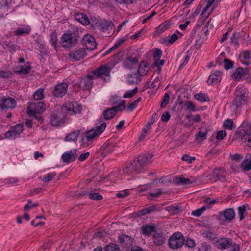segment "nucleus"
<instances>
[{
  "label": "nucleus",
  "instance_id": "79ce46f5",
  "mask_svg": "<svg viewBox=\"0 0 251 251\" xmlns=\"http://www.w3.org/2000/svg\"><path fill=\"white\" fill-rule=\"evenodd\" d=\"M44 90L42 88H39L34 93V99L37 101L40 100L44 99Z\"/></svg>",
  "mask_w": 251,
  "mask_h": 251
},
{
  "label": "nucleus",
  "instance_id": "cd10ccee",
  "mask_svg": "<svg viewBox=\"0 0 251 251\" xmlns=\"http://www.w3.org/2000/svg\"><path fill=\"white\" fill-rule=\"evenodd\" d=\"M119 240L120 242L126 247L130 246L132 243L131 237L126 234H122L120 236Z\"/></svg>",
  "mask_w": 251,
  "mask_h": 251
},
{
  "label": "nucleus",
  "instance_id": "473e14b6",
  "mask_svg": "<svg viewBox=\"0 0 251 251\" xmlns=\"http://www.w3.org/2000/svg\"><path fill=\"white\" fill-rule=\"evenodd\" d=\"M80 130H77L68 134L65 138L66 141H75L80 134Z\"/></svg>",
  "mask_w": 251,
  "mask_h": 251
},
{
  "label": "nucleus",
  "instance_id": "a211bd4d",
  "mask_svg": "<svg viewBox=\"0 0 251 251\" xmlns=\"http://www.w3.org/2000/svg\"><path fill=\"white\" fill-rule=\"evenodd\" d=\"M76 149H73L64 153L61 156L63 162L69 163L74 161L76 158Z\"/></svg>",
  "mask_w": 251,
  "mask_h": 251
},
{
  "label": "nucleus",
  "instance_id": "0eeeda50",
  "mask_svg": "<svg viewBox=\"0 0 251 251\" xmlns=\"http://www.w3.org/2000/svg\"><path fill=\"white\" fill-rule=\"evenodd\" d=\"M106 124L102 123L100 126H97L86 133L85 137L88 141H91L100 135L105 130Z\"/></svg>",
  "mask_w": 251,
  "mask_h": 251
},
{
  "label": "nucleus",
  "instance_id": "864d4df0",
  "mask_svg": "<svg viewBox=\"0 0 251 251\" xmlns=\"http://www.w3.org/2000/svg\"><path fill=\"white\" fill-rule=\"evenodd\" d=\"M106 251H120L119 246L116 244L112 243L106 246L105 247Z\"/></svg>",
  "mask_w": 251,
  "mask_h": 251
},
{
  "label": "nucleus",
  "instance_id": "c9c22d12",
  "mask_svg": "<svg viewBox=\"0 0 251 251\" xmlns=\"http://www.w3.org/2000/svg\"><path fill=\"white\" fill-rule=\"evenodd\" d=\"M174 182L177 185H188L192 183L189 178H184L182 176L175 178Z\"/></svg>",
  "mask_w": 251,
  "mask_h": 251
},
{
  "label": "nucleus",
  "instance_id": "c85d7f7f",
  "mask_svg": "<svg viewBox=\"0 0 251 251\" xmlns=\"http://www.w3.org/2000/svg\"><path fill=\"white\" fill-rule=\"evenodd\" d=\"M3 47L11 53H14L18 49V47L10 41H5L3 43Z\"/></svg>",
  "mask_w": 251,
  "mask_h": 251
},
{
  "label": "nucleus",
  "instance_id": "412c9836",
  "mask_svg": "<svg viewBox=\"0 0 251 251\" xmlns=\"http://www.w3.org/2000/svg\"><path fill=\"white\" fill-rule=\"evenodd\" d=\"M212 178L218 180H224L226 177V171L224 168L215 169L212 174Z\"/></svg>",
  "mask_w": 251,
  "mask_h": 251
},
{
  "label": "nucleus",
  "instance_id": "6e6d98bb",
  "mask_svg": "<svg viewBox=\"0 0 251 251\" xmlns=\"http://www.w3.org/2000/svg\"><path fill=\"white\" fill-rule=\"evenodd\" d=\"M156 210V206L155 205H152L146 208L142 209V215L150 214Z\"/></svg>",
  "mask_w": 251,
  "mask_h": 251
},
{
  "label": "nucleus",
  "instance_id": "a19ab883",
  "mask_svg": "<svg viewBox=\"0 0 251 251\" xmlns=\"http://www.w3.org/2000/svg\"><path fill=\"white\" fill-rule=\"evenodd\" d=\"M12 0H2L0 3L1 8L3 11H8L12 7Z\"/></svg>",
  "mask_w": 251,
  "mask_h": 251
},
{
  "label": "nucleus",
  "instance_id": "bb28decb",
  "mask_svg": "<svg viewBox=\"0 0 251 251\" xmlns=\"http://www.w3.org/2000/svg\"><path fill=\"white\" fill-rule=\"evenodd\" d=\"M75 19L83 24V25H86L89 24L90 20H89L87 16L81 13H76L75 15Z\"/></svg>",
  "mask_w": 251,
  "mask_h": 251
},
{
  "label": "nucleus",
  "instance_id": "7c9ffc66",
  "mask_svg": "<svg viewBox=\"0 0 251 251\" xmlns=\"http://www.w3.org/2000/svg\"><path fill=\"white\" fill-rule=\"evenodd\" d=\"M30 28L28 27H20L17 28L13 31V34L15 36H23L25 34H28L30 32Z\"/></svg>",
  "mask_w": 251,
  "mask_h": 251
},
{
  "label": "nucleus",
  "instance_id": "39448f33",
  "mask_svg": "<svg viewBox=\"0 0 251 251\" xmlns=\"http://www.w3.org/2000/svg\"><path fill=\"white\" fill-rule=\"evenodd\" d=\"M236 97L233 101V105L236 108L245 104L247 101V95L245 89L242 87H238L235 91Z\"/></svg>",
  "mask_w": 251,
  "mask_h": 251
},
{
  "label": "nucleus",
  "instance_id": "20e7f679",
  "mask_svg": "<svg viewBox=\"0 0 251 251\" xmlns=\"http://www.w3.org/2000/svg\"><path fill=\"white\" fill-rule=\"evenodd\" d=\"M185 241L183 234L179 232L173 233L169 238L168 245L172 249H178L182 247Z\"/></svg>",
  "mask_w": 251,
  "mask_h": 251
},
{
  "label": "nucleus",
  "instance_id": "aec40b11",
  "mask_svg": "<svg viewBox=\"0 0 251 251\" xmlns=\"http://www.w3.org/2000/svg\"><path fill=\"white\" fill-rule=\"evenodd\" d=\"M167 240L165 235L161 232H155L152 236L153 243L156 246H162L164 244Z\"/></svg>",
  "mask_w": 251,
  "mask_h": 251
},
{
  "label": "nucleus",
  "instance_id": "a18cd8bd",
  "mask_svg": "<svg viewBox=\"0 0 251 251\" xmlns=\"http://www.w3.org/2000/svg\"><path fill=\"white\" fill-rule=\"evenodd\" d=\"M112 25V23L107 20H102L99 23L100 27V29L103 30H107Z\"/></svg>",
  "mask_w": 251,
  "mask_h": 251
},
{
  "label": "nucleus",
  "instance_id": "ddd939ff",
  "mask_svg": "<svg viewBox=\"0 0 251 251\" xmlns=\"http://www.w3.org/2000/svg\"><path fill=\"white\" fill-rule=\"evenodd\" d=\"M87 55L85 49L79 48L71 51L69 54V58L73 61H78Z\"/></svg>",
  "mask_w": 251,
  "mask_h": 251
},
{
  "label": "nucleus",
  "instance_id": "9d476101",
  "mask_svg": "<svg viewBox=\"0 0 251 251\" xmlns=\"http://www.w3.org/2000/svg\"><path fill=\"white\" fill-rule=\"evenodd\" d=\"M235 216V213L233 209L227 208L222 211H220L217 215V219L220 221L230 222Z\"/></svg>",
  "mask_w": 251,
  "mask_h": 251
},
{
  "label": "nucleus",
  "instance_id": "1a4fd4ad",
  "mask_svg": "<svg viewBox=\"0 0 251 251\" xmlns=\"http://www.w3.org/2000/svg\"><path fill=\"white\" fill-rule=\"evenodd\" d=\"M125 108V100H123L120 104L104 110L103 115L105 119L109 120L113 118L117 112L123 110Z\"/></svg>",
  "mask_w": 251,
  "mask_h": 251
},
{
  "label": "nucleus",
  "instance_id": "603ef678",
  "mask_svg": "<svg viewBox=\"0 0 251 251\" xmlns=\"http://www.w3.org/2000/svg\"><path fill=\"white\" fill-rule=\"evenodd\" d=\"M138 90V87H136L133 90L126 91L123 95L124 98H131L137 92Z\"/></svg>",
  "mask_w": 251,
  "mask_h": 251
},
{
  "label": "nucleus",
  "instance_id": "423d86ee",
  "mask_svg": "<svg viewBox=\"0 0 251 251\" xmlns=\"http://www.w3.org/2000/svg\"><path fill=\"white\" fill-rule=\"evenodd\" d=\"M78 41L76 36H73L70 32L63 34L60 39V43L62 47L66 49H71L73 46L76 44Z\"/></svg>",
  "mask_w": 251,
  "mask_h": 251
},
{
  "label": "nucleus",
  "instance_id": "e433bc0d",
  "mask_svg": "<svg viewBox=\"0 0 251 251\" xmlns=\"http://www.w3.org/2000/svg\"><path fill=\"white\" fill-rule=\"evenodd\" d=\"M223 126L224 128L228 130H232L236 128V126L234 124L233 120L230 119H227L224 121Z\"/></svg>",
  "mask_w": 251,
  "mask_h": 251
},
{
  "label": "nucleus",
  "instance_id": "338daca9",
  "mask_svg": "<svg viewBox=\"0 0 251 251\" xmlns=\"http://www.w3.org/2000/svg\"><path fill=\"white\" fill-rule=\"evenodd\" d=\"M227 135V133L225 130H220L219 131L216 136V138L217 140H221L224 139V138Z\"/></svg>",
  "mask_w": 251,
  "mask_h": 251
},
{
  "label": "nucleus",
  "instance_id": "4c0bfd02",
  "mask_svg": "<svg viewBox=\"0 0 251 251\" xmlns=\"http://www.w3.org/2000/svg\"><path fill=\"white\" fill-rule=\"evenodd\" d=\"M202 235L208 240L213 241L217 238L218 234L215 232L210 230L205 231Z\"/></svg>",
  "mask_w": 251,
  "mask_h": 251
},
{
  "label": "nucleus",
  "instance_id": "72a5a7b5",
  "mask_svg": "<svg viewBox=\"0 0 251 251\" xmlns=\"http://www.w3.org/2000/svg\"><path fill=\"white\" fill-rule=\"evenodd\" d=\"M152 157L153 154L151 152L145 153L142 156V168L152 162Z\"/></svg>",
  "mask_w": 251,
  "mask_h": 251
},
{
  "label": "nucleus",
  "instance_id": "f03ea898",
  "mask_svg": "<svg viewBox=\"0 0 251 251\" xmlns=\"http://www.w3.org/2000/svg\"><path fill=\"white\" fill-rule=\"evenodd\" d=\"M141 171V159L140 156L136 157L133 162L126 165L123 169V173L126 176H133Z\"/></svg>",
  "mask_w": 251,
  "mask_h": 251
},
{
  "label": "nucleus",
  "instance_id": "0e129e2a",
  "mask_svg": "<svg viewBox=\"0 0 251 251\" xmlns=\"http://www.w3.org/2000/svg\"><path fill=\"white\" fill-rule=\"evenodd\" d=\"M218 201V199H215L213 200H211V199L209 197L205 198L203 202L209 205H213L215 203H216Z\"/></svg>",
  "mask_w": 251,
  "mask_h": 251
},
{
  "label": "nucleus",
  "instance_id": "5fc2aeb1",
  "mask_svg": "<svg viewBox=\"0 0 251 251\" xmlns=\"http://www.w3.org/2000/svg\"><path fill=\"white\" fill-rule=\"evenodd\" d=\"M169 95L168 93H165L162 98V101L160 104V106L162 108L165 107L169 102Z\"/></svg>",
  "mask_w": 251,
  "mask_h": 251
},
{
  "label": "nucleus",
  "instance_id": "f257e3e1",
  "mask_svg": "<svg viewBox=\"0 0 251 251\" xmlns=\"http://www.w3.org/2000/svg\"><path fill=\"white\" fill-rule=\"evenodd\" d=\"M81 107L78 106L77 109H75L74 105H63L50 112L49 115V124L53 127L60 126L65 122L66 113L70 111H73L75 113H79L81 111Z\"/></svg>",
  "mask_w": 251,
  "mask_h": 251
},
{
  "label": "nucleus",
  "instance_id": "3c124183",
  "mask_svg": "<svg viewBox=\"0 0 251 251\" xmlns=\"http://www.w3.org/2000/svg\"><path fill=\"white\" fill-rule=\"evenodd\" d=\"M241 167L244 171H248L251 169V160L249 161L248 159H245L242 163Z\"/></svg>",
  "mask_w": 251,
  "mask_h": 251
},
{
  "label": "nucleus",
  "instance_id": "6e6552de",
  "mask_svg": "<svg viewBox=\"0 0 251 251\" xmlns=\"http://www.w3.org/2000/svg\"><path fill=\"white\" fill-rule=\"evenodd\" d=\"M45 110V105L43 102H31L29 103L27 114L33 116L43 112Z\"/></svg>",
  "mask_w": 251,
  "mask_h": 251
},
{
  "label": "nucleus",
  "instance_id": "58836bf2",
  "mask_svg": "<svg viewBox=\"0 0 251 251\" xmlns=\"http://www.w3.org/2000/svg\"><path fill=\"white\" fill-rule=\"evenodd\" d=\"M166 211L173 214H176L181 211V207L177 205H172L166 207Z\"/></svg>",
  "mask_w": 251,
  "mask_h": 251
},
{
  "label": "nucleus",
  "instance_id": "4468645a",
  "mask_svg": "<svg viewBox=\"0 0 251 251\" xmlns=\"http://www.w3.org/2000/svg\"><path fill=\"white\" fill-rule=\"evenodd\" d=\"M95 79L92 74H88L86 77L81 78L79 82V86L84 90H90L93 86V80Z\"/></svg>",
  "mask_w": 251,
  "mask_h": 251
},
{
  "label": "nucleus",
  "instance_id": "a878e982",
  "mask_svg": "<svg viewBox=\"0 0 251 251\" xmlns=\"http://www.w3.org/2000/svg\"><path fill=\"white\" fill-rule=\"evenodd\" d=\"M114 151V146L110 145L109 142L104 143L100 148L101 154L105 156L108 153H111Z\"/></svg>",
  "mask_w": 251,
  "mask_h": 251
},
{
  "label": "nucleus",
  "instance_id": "37998d69",
  "mask_svg": "<svg viewBox=\"0 0 251 251\" xmlns=\"http://www.w3.org/2000/svg\"><path fill=\"white\" fill-rule=\"evenodd\" d=\"M244 69L242 68H238L235 72L232 74V77L235 80H239L244 74Z\"/></svg>",
  "mask_w": 251,
  "mask_h": 251
},
{
  "label": "nucleus",
  "instance_id": "49530a36",
  "mask_svg": "<svg viewBox=\"0 0 251 251\" xmlns=\"http://www.w3.org/2000/svg\"><path fill=\"white\" fill-rule=\"evenodd\" d=\"M124 100H122L121 98L117 95L112 96L109 99V102L111 105H114L120 104Z\"/></svg>",
  "mask_w": 251,
  "mask_h": 251
},
{
  "label": "nucleus",
  "instance_id": "680f3d73",
  "mask_svg": "<svg viewBox=\"0 0 251 251\" xmlns=\"http://www.w3.org/2000/svg\"><path fill=\"white\" fill-rule=\"evenodd\" d=\"M178 39V36L176 34L174 33L171 36H168L167 37V41L169 44H173Z\"/></svg>",
  "mask_w": 251,
  "mask_h": 251
},
{
  "label": "nucleus",
  "instance_id": "2eb2a0df",
  "mask_svg": "<svg viewBox=\"0 0 251 251\" xmlns=\"http://www.w3.org/2000/svg\"><path fill=\"white\" fill-rule=\"evenodd\" d=\"M23 131V126L21 124L10 127L9 130L5 134L6 138H15L18 137Z\"/></svg>",
  "mask_w": 251,
  "mask_h": 251
},
{
  "label": "nucleus",
  "instance_id": "4d7b16f0",
  "mask_svg": "<svg viewBox=\"0 0 251 251\" xmlns=\"http://www.w3.org/2000/svg\"><path fill=\"white\" fill-rule=\"evenodd\" d=\"M141 100V98L139 97L135 101L131 103L126 108V110L129 112L132 111L137 106V103Z\"/></svg>",
  "mask_w": 251,
  "mask_h": 251
},
{
  "label": "nucleus",
  "instance_id": "052dcab7",
  "mask_svg": "<svg viewBox=\"0 0 251 251\" xmlns=\"http://www.w3.org/2000/svg\"><path fill=\"white\" fill-rule=\"evenodd\" d=\"M224 63V67L226 70L231 69L233 65V63L228 59H225L223 61Z\"/></svg>",
  "mask_w": 251,
  "mask_h": 251
},
{
  "label": "nucleus",
  "instance_id": "774afa93",
  "mask_svg": "<svg viewBox=\"0 0 251 251\" xmlns=\"http://www.w3.org/2000/svg\"><path fill=\"white\" fill-rule=\"evenodd\" d=\"M240 139L244 141L246 146L251 147V135L250 136L246 135V136Z\"/></svg>",
  "mask_w": 251,
  "mask_h": 251
},
{
  "label": "nucleus",
  "instance_id": "de8ad7c7",
  "mask_svg": "<svg viewBox=\"0 0 251 251\" xmlns=\"http://www.w3.org/2000/svg\"><path fill=\"white\" fill-rule=\"evenodd\" d=\"M165 63V60H158L157 61H154V66L155 67H156V69L155 70V72L159 74L161 70V67L164 65Z\"/></svg>",
  "mask_w": 251,
  "mask_h": 251
},
{
  "label": "nucleus",
  "instance_id": "6ab92c4d",
  "mask_svg": "<svg viewBox=\"0 0 251 251\" xmlns=\"http://www.w3.org/2000/svg\"><path fill=\"white\" fill-rule=\"evenodd\" d=\"M232 241L230 238H221L215 242L216 246L219 249H228L232 245Z\"/></svg>",
  "mask_w": 251,
  "mask_h": 251
},
{
  "label": "nucleus",
  "instance_id": "c03bdc74",
  "mask_svg": "<svg viewBox=\"0 0 251 251\" xmlns=\"http://www.w3.org/2000/svg\"><path fill=\"white\" fill-rule=\"evenodd\" d=\"M58 40L56 32H53L50 35V43L55 48L58 46Z\"/></svg>",
  "mask_w": 251,
  "mask_h": 251
},
{
  "label": "nucleus",
  "instance_id": "c756f323",
  "mask_svg": "<svg viewBox=\"0 0 251 251\" xmlns=\"http://www.w3.org/2000/svg\"><path fill=\"white\" fill-rule=\"evenodd\" d=\"M208 130L206 128L200 130L196 135V139L198 142H202L206 139Z\"/></svg>",
  "mask_w": 251,
  "mask_h": 251
},
{
  "label": "nucleus",
  "instance_id": "7ed1b4c3",
  "mask_svg": "<svg viewBox=\"0 0 251 251\" xmlns=\"http://www.w3.org/2000/svg\"><path fill=\"white\" fill-rule=\"evenodd\" d=\"M111 69L107 65L100 66L92 72L95 78H101L104 81H108L110 78Z\"/></svg>",
  "mask_w": 251,
  "mask_h": 251
},
{
  "label": "nucleus",
  "instance_id": "2f4dec72",
  "mask_svg": "<svg viewBox=\"0 0 251 251\" xmlns=\"http://www.w3.org/2000/svg\"><path fill=\"white\" fill-rule=\"evenodd\" d=\"M86 194L90 199L93 200H101L103 199L102 196L97 192L96 190H88Z\"/></svg>",
  "mask_w": 251,
  "mask_h": 251
},
{
  "label": "nucleus",
  "instance_id": "bf43d9fd",
  "mask_svg": "<svg viewBox=\"0 0 251 251\" xmlns=\"http://www.w3.org/2000/svg\"><path fill=\"white\" fill-rule=\"evenodd\" d=\"M185 106L186 107L187 110L190 111L194 112L196 110L195 104L190 101H188L185 102Z\"/></svg>",
  "mask_w": 251,
  "mask_h": 251
},
{
  "label": "nucleus",
  "instance_id": "5701e85b",
  "mask_svg": "<svg viewBox=\"0 0 251 251\" xmlns=\"http://www.w3.org/2000/svg\"><path fill=\"white\" fill-rule=\"evenodd\" d=\"M31 69L30 63L27 62L23 66L16 67L14 72L17 74L26 75L30 72Z\"/></svg>",
  "mask_w": 251,
  "mask_h": 251
},
{
  "label": "nucleus",
  "instance_id": "8fccbe9b",
  "mask_svg": "<svg viewBox=\"0 0 251 251\" xmlns=\"http://www.w3.org/2000/svg\"><path fill=\"white\" fill-rule=\"evenodd\" d=\"M240 37L239 33H234L230 37L231 43L236 46L239 45V37Z\"/></svg>",
  "mask_w": 251,
  "mask_h": 251
},
{
  "label": "nucleus",
  "instance_id": "f704fd0d",
  "mask_svg": "<svg viewBox=\"0 0 251 251\" xmlns=\"http://www.w3.org/2000/svg\"><path fill=\"white\" fill-rule=\"evenodd\" d=\"M251 57L250 51H245L241 53L240 55L241 61L243 64L248 65L250 64L249 61L247 60Z\"/></svg>",
  "mask_w": 251,
  "mask_h": 251
},
{
  "label": "nucleus",
  "instance_id": "4be33fe9",
  "mask_svg": "<svg viewBox=\"0 0 251 251\" xmlns=\"http://www.w3.org/2000/svg\"><path fill=\"white\" fill-rule=\"evenodd\" d=\"M139 57H128L124 62V66L128 69H132L138 66Z\"/></svg>",
  "mask_w": 251,
  "mask_h": 251
},
{
  "label": "nucleus",
  "instance_id": "09e8293b",
  "mask_svg": "<svg viewBox=\"0 0 251 251\" xmlns=\"http://www.w3.org/2000/svg\"><path fill=\"white\" fill-rule=\"evenodd\" d=\"M56 175L55 172H50L45 174L44 176L43 181L44 182H49L56 176Z\"/></svg>",
  "mask_w": 251,
  "mask_h": 251
},
{
  "label": "nucleus",
  "instance_id": "b1692460",
  "mask_svg": "<svg viewBox=\"0 0 251 251\" xmlns=\"http://www.w3.org/2000/svg\"><path fill=\"white\" fill-rule=\"evenodd\" d=\"M156 226L153 224H145L142 226V234L146 236H150L152 233L156 232Z\"/></svg>",
  "mask_w": 251,
  "mask_h": 251
},
{
  "label": "nucleus",
  "instance_id": "393cba45",
  "mask_svg": "<svg viewBox=\"0 0 251 251\" xmlns=\"http://www.w3.org/2000/svg\"><path fill=\"white\" fill-rule=\"evenodd\" d=\"M221 72L219 71H216L213 72L209 77L207 80L208 85H212L214 83H218L221 78Z\"/></svg>",
  "mask_w": 251,
  "mask_h": 251
},
{
  "label": "nucleus",
  "instance_id": "ea45409f",
  "mask_svg": "<svg viewBox=\"0 0 251 251\" xmlns=\"http://www.w3.org/2000/svg\"><path fill=\"white\" fill-rule=\"evenodd\" d=\"M194 97L196 100H198L200 101L201 102L210 101L209 98L205 94L199 93L198 94H196V95H195Z\"/></svg>",
  "mask_w": 251,
  "mask_h": 251
},
{
  "label": "nucleus",
  "instance_id": "9b49d317",
  "mask_svg": "<svg viewBox=\"0 0 251 251\" xmlns=\"http://www.w3.org/2000/svg\"><path fill=\"white\" fill-rule=\"evenodd\" d=\"M16 104V101L12 97H3L0 99V108L1 110L13 109Z\"/></svg>",
  "mask_w": 251,
  "mask_h": 251
},
{
  "label": "nucleus",
  "instance_id": "f8f14e48",
  "mask_svg": "<svg viewBox=\"0 0 251 251\" xmlns=\"http://www.w3.org/2000/svg\"><path fill=\"white\" fill-rule=\"evenodd\" d=\"M238 138H243L251 135V124L248 121H244L241 126L238 127L237 131Z\"/></svg>",
  "mask_w": 251,
  "mask_h": 251
},
{
  "label": "nucleus",
  "instance_id": "f3484780",
  "mask_svg": "<svg viewBox=\"0 0 251 251\" xmlns=\"http://www.w3.org/2000/svg\"><path fill=\"white\" fill-rule=\"evenodd\" d=\"M68 84L65 82L57 84L54 87L53 95L58 98L62 97L67 92Z\"/></svg>",
  "mask_w": 251,
  "mask_h": 251
},
{
  "label": "nucleus",
  "instance_id": "dca6fc26",
  "mask_svg": "<svg viewBox=\"0 0 251 251\" xmlns=\"http://www.w3.org/2000/svg\"><path fill=\"white\" fill-rule=\"evenodd\" d=\"M82 44L88 50H92L96 48V42L94 37L89 34H85L82 38Z\"/></svg>",
  "mask_w": 251,
  "mask_h": 251
},
{
  "label": "nucleus",
  "instance_id": "13d9d810",
  "mask_svg": "<svg viewBox=\"0 0 251 251\" xmlns=\"http://www.w3.org/2000/svg\"><path fill=\"white\" fill-rule=\"evenodd\" d=\"M238 210L239 219L240 220H242L244 218V213L246 211V206L245 205H242V206L239 207Z\"/></svg>",
  "mask_w": 251,
  "mask_h": 251
},
{
  "label": "nucleus",
  "instance_id": "69168bd1",
  "mask_svg": "<svg viewBox=\"0 0 251 251\" xmlns=\"http://www.w3.org/2000/svg\"><path fill=\"white\" fill-rule=\"evenodd\" d=\"M195 159V157H190L188 154H184L182 157V160L187 161L189 164L192 163Z\"/></svg>",
  "mask_w": 251,
  "mask_h": 251
},
{
  "label": "nucleus",
  "instance_id": "e2e57ef3",
  "mask_svg": "<svg viewBox=\"0 0 251 251\" xmlns=\"http://www.w3.org/2000/svg\"><path fill=\"white\" fill-rule=\"evenodd\" d=\"M162 55V51L159 49H156L153 54V59L154 61H157L159 60L161 58Z\"/></svg>",
  "mask_w": 251,
  "mask_h": 251
}]
</instances>
